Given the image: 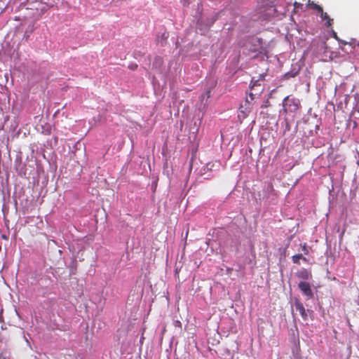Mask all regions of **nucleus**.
Listing matches in <instances>:
<instances>
[{
  "label": "nucleus",
  "mask_w": 359,
  "mask_h": 359,
  "mask_svg": "<svg viewBox=\"0 0 359 359\" xmlns=\"http://www.w3.org/2000/svg\"><path fill=\"white\" fill-rule=\"evenodd\" d=\"M266 75V72L262 73L259 74V78L257 79H255V77L252 79L251 83H252V85L251 86V91L248 97L250 102L251 101H253L257 98L264 91V88L262 86L259 81L264 80Z\"/></svg>",
  "instance_id": "1"
},
{
  "label": "nucleus",
  "mask_w": 359,
  "mask_h": 359,
  "mask_svg": "<svg viewBox=\"0 0 359 359\" xmlns=\"http://www.w3.org/2000/svg\"><path fill=\"white\" fill-rule=\"evenodd\" d=\"M306 6H308L310 9L315 11L316 14L320 15L323 21H325L326 22H330L332 21V19L330 18L326 12L323 11V9L320 6L315 4L314 2L309 1Z\"/></svg>",
  "instance_id": "2"
},
{
  "label": "nucleus",
  "mask_w": 359,
  "mask_h": 359,
  "mask_svg": "<svg viewBox=\"0 0 359 359\" xmlns=\"http://www.w3.org/2000/svg\"><path fill=\"white\" fill-rule=\"evenodd\" d=\"M283 106L285 111L287 110L295 111L299 109V101L296 98H290V96H287L283 100Z\"/></svg>",
  "instance_id": "3"
},
{
  "label": "nucleus",
  "mask_w": 359,
  "mask_h": 359,
  "mask_svg": "<svg viewBox=\"0 0 359 359\" xmlns=\"http://www.w3.org/2000/svg\"><path fill=\"white\" fill-rule=\"evenodd\" d=\"M249 50L253 53H262L264 50L262 40L258 37L252 36L250 39Z\"/></svg>",
  "instance_id": "4"
},
{
  "label": "nucleus",
  "mask_w": 359,
  "mask_h": 359,
  "mask_svg": "<svg viewBox=\"0 0 359 359\" xmlns=\"http://www.w3.org/2000/svg\"><path fill=\"white\" fill-rule=\"evenodd\" d=\"M298 287L308 299L313 298V293L309 283L306 281H301L298 284Z\"/></svg>",
  "instance_id": "5"
},
{
  "label": "nucleus",
  "mask_w": 359,
  "mask_h": 359,
  "mask_svg": "<svg viewBox=\"0 0 359 359\" xmlns=\"http://www.w3.org/2000/svg\"><path fill=\"white\" fill-rule=\"evenodd\" d=\"M294 306L296 311H299L300 315L302 316V318L304 320H307L308 319V314L307 312L303 305V304L298 299H296L294 301Z\"/></svg>",
  "instance_id": "6"
},
{
  "label": "nucleus",
  "mask_w": 359,
  "mask_h": 359,
  "mask_svg": "<svg viewBox=\"0 0 359 359\" xmlns=\"http://www.w3.org/2000/svg\"><path fill=\"white\" fill-rule=\"evenodd\" d=\"M295 276L302 280H309L312 278L311 271L304 268L297 271Z\"/></svg>",
  "instance_id": "7"
},
{
  "label": "nucleus",
  "mask_w": 359,
  "mask_h": 359,
  "mask_svg": "<svg viewBox=\"0 0 359 359\" xmlns=\"http://www.w3.org/2000/svg\"><path fill=\"white\" fill-rule=\"evenodd\" d=\"M245 105H246V107L245 108V109H243V106L241 107V112H242L243 114H244V116H247L249 113L251 111V109H252V107H251V103L250 102V100H248V97L246 98V101H245Z\"/></svg>",
  "instance_id": "8"
},
{
  "label": "nucleus",
  "mask_w": 359,
  "mask_h": 359,
  "mask_svg": "<svg viewBox=\"0 0 359 359\" xmlns=\"http://www.w3.org/2000/svg\"><path fill=\"white\" fill-rule=\"evenodd\" d=\"M292 259L293 263L297 264H299L300 259H302L304 262L308 261L307 259L305 257H304L302 254H297V255H293L292 257Z\"/></svg>",
  "instance_id": "9"
},
{
  "label": "nucleus",
  "mask_w": 359,
  "mask_h": 359,
  "mask_svg": "<svg viewBox=\"0 0 359 359\" xmlns=\"http://www.w3.org/2000/svg\"><path fill=\"white\" fill-rule=\"evenodd\" d=\"M304 11V4L298 2L294 3V13H299V11Z\"/></svg>",
  "instance_id": "10"
},
{
  "label": "nucleus",
  "mask_w": 359,
  "mask_h": 359,
  "mask_svg": "<svg viewBox=\"0 0 359 359\" xmlns=\"http://www.w3.org/2000/svg\"><path fill=\"white\" fill-rule=\"evenodd\" d=\"M224 15V11H220V12H218L217 13L215 16L211 19V20L212 22H215V21H217V20H222L221 18L222 15Z\"/></svg>",
  "instance_id": "11"
},
{
  "label": "nucleus",
  "mask_w": 359,
  "mask_h": 359,
  "mask_svg": "<svg viewBox=\"0 0 359 359\" xmlns=\"http://www.w3.org/2000/svg\"><path fill=\"white\" fill-rule=\"evenodd\" d=\"M210 97V90H207L204 94H203L201 97V99L203 100L205 99L206 100Z\"/></svg>",
  "instance_id": "12"
},
{
  "label": "nucleus",
  "mask_w": 359,
  "mask_h": 359,
  "mask_svg": "<svg viewBox=\"0 0 359 359\" xmlns=\"http://www.w3.org/2000/svg\"><path fill=\"white\" fill-rule=\"evenodd\" d=\"M302 250H303V252H304V253L305 255H308V254H309V250H308V248H307V247H306V243H304V244L303 245V246H302Z\"/></svg>",
  "instance_id": "13"
},
{
  "label": "nucleus",
  "mask_w": 359,
  "mask_h": 359,
  "mask_svg": "<svg viewBox=\"0 0 359 359\" xmlns=\"http://www.w3.org/2000/svg\"><path fill=\"white\" fill-rule=\"evenodd\" d=\"M174 325H175V327H180V328H181V327H182V323H181V322H180V320H175V322H174Z\"/></svg>",
  "instance_id": "14"
},
{
  "label": "nucleus",
  "mask_w": 359,
  "mask_h": 359,
  "mask_svg": "<svg viewBox=\"0 0 359 359\" xmlns=\"http://www.w3.org/2000/svg\"><path fill=\"white\" fill-rule=\"evenodd\" d=\"M269 105V101L266 100L264 104L262 105V107H267Z\"/></svg>",
  "instance_id": "15"
}]
</instances>
